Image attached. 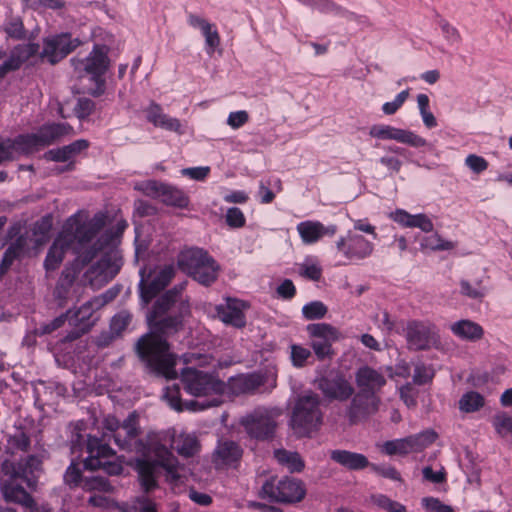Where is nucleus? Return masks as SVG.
Masks as SVG:
<instances>
[{"mask_svg":"<svg viewBox=\"0 0 512 512\" xmlns=\"http://www.w3.org/2000/svg\"><path fill=\"white\" fill-rule=\"evenodd\" d=\"M38 50V44L28 43L19 45L14 49L9 59H7L4 63H6V66L10 71L16 70L25 60L37 54Z\"/></svg>","mask_w":512,"mask_h":512,"instance_id":"obj_39","label":"nucleus"},{"mask_svg":"<svg viewBox=\"0 0 512 512\" xmlns=\"http://www.w3.org/2000/svg\"><path fill=\"white\" fill-rule=\"evenodd\" d=\"M492 426L500 437H512V416L506 412H498L492 418Z\"/></svg>","mask_w":512,"mask_h":512,"instance_id":"obj_44","label":"nucleus"},{"mask_svg":"<svg viewBox=\"0 0 512 512\" xmlns=\"http://www.w3.org/2000/svg\"><path fill=\"white\" fill-rule=\"evenodd\" d=\"M244 301L228 298L225 304L217 306V316L225 324L236 328H242L246 324L244 310L246 309Z\"/></svg>","mask_w":512,"mask_h":512,"instance_id":"obj_25","label":"nucleus"},{"mask_svg":"<svg viewBox=\"0 0 512 512\" xmlns=\"http://www.w3.org/2000/svg\"><path fill=\"white\" fill-rule=\"evenodd\" d=\"M64 481L68 485L77 486L82 482V487L88 491H98V492H111L112 486L105 480L99 477H94L91 479L81 480V470L79 468V464L72 461L68 466L65 475Z\"/></svg>","mask_w":512,"mask_h":512,"instance_id":"obj_27","label":"nucleus"},{"mask_svg":"<svg viewBox=\"0 0 512 512\" xmlns=\"http://www.w3.org/2000/svg\"><path fill=\"white\" fill-rule=\"evenodd\" d=\"M327 313V307L321 301H312L302 308V314L307 320L323 318Z\"/></svg>","mask_w":512,"mask_h":512,"instance_id":"obj_48","label":"nucleus"},{"mask_svg":"<svg viewBox=\"0 0 512 512\" xmlns=\"http://www.w3.org/2000/svg\"><path fill=\"white\" fill-rule=\"evenodd\" d=\"M29 438L23 432H17L8 439V447L12 452L25 451L29 446Z\"/></svg>","mask_w":512,"mask_h":512,"instance_id":"obj_59","label":"nucleus"},{"mask_svg":"<svg viewBox=\"0 0 512 512\" xmlns=\"http://www.w3.org/2000/svg\"><path fill=\"white\" fill-rule=\"evenodd\" d=\"M356 384L359 391L376 394L385 384V376L378 370L363 366L356 372Z\"/></svg>","mask_w":512,"mask_h":512,"instance_id":"obj_33","label":"nucleus"},{"mask_svg":"<svg viewBox=\"0 0 512 512\" xmlns=\"http://www.w3.org/2000/svg\"><path fill=\"white\" fill-rule=\"evenodd\" d=\"M172 438L174 449L184 457H191L200 449L194 434L182 432L178 435L170 432L150 433L147 444L143 446L142 457L136 460V470L142 489L149 492L157 487L158 477L165 471L166 481L172 485L182 482V468L165 443Z\"/></svg>","mask_w":512,"mask_h":512,"instance_id":"obj_2","label":"nucleus"},{"mask_svg":"<svg viewBox=\"0 0 512 512\" xmlns=\"http://www.w3.org/2000/svg\"><path fill=\"white\" fill-rule=\"evenodd\" d=\"M122 259L117 250L110 248L101 259L87 271V278L95 288H100L112 280L119 272Z\"/></svg>","mask_w":512,"mask_h":512,"instance_id":"obj_16","label":"nucleus"},{"mask_svg":"<svg viewBox=\"0 0 512 512\" xmlns=\"http://www.w3.org/2000/svg\"><path fill=\"white\" fill-rule=\"evenodd\" d=\"M106 295L97 296L90 301L84 303L76 311H69V323L77 328V333L73 334L70 339L77 338L81 333H85L94 324L93 317L95 311L103 307L106 303Z\"/></svg>","mask_w":512,"mask_h":512,"instance_id":"obj_21","label":"nucleus"},{"mask_svg":"<svg viewBox=\"0 0 512 512\" xmlns=\"http://www.w3.org/2000/svg\"><path fill=\"white\" fill-rule=\"evenodd\" d=\"M330 458L337 464L349 470H362L369 467L368 458L357 452L336 449L330 452Z\"/></svg>","mask_w":512,"mask_h":512,"instance_id":"obj_36","label":"nucleus"},{"mask_svg":"<svg viewBox=\"0 0 512 512\" xmlns=\"http://www.w3.org/2000/svg\"><path fill=\"white\" fill-rule=\"evenodd\" d=\"M440 29L444 38L451 44L458 43L461 39L458 30L446 20H441Z\"/></svg>","mask_w":512,"mask_h":512,"instance_id":"obj_62","label":"nucleus"},{"mask_svg":"<svg viewBox=\"0 0 512 512\" xmlns=\"http://www.w3.org/2000/svg\"><path fill=\"white\" fill-rule=\"evenodd\" d=\"M436 436L437 435L434 431L426 430L406 438L378 443L376 446L382 453L388 456L406 455L412 452L421 451L433 443L436 439Z\"/></svg>","mask_w":512,"mask_h":512,"instance_id":"obj_13","label":"nucleus"},{"mask_svg":"<svg viewBox=\"0 0 512 512\" xmlns=\"http://www.w3.org/2000/svg\"><path fill=\"white\" fill-rule=\"evenodd\" d=\"M369 136L378 140H394L414 148L426 147L427 140L414 131L402 129L388 124H375L369 129Z\"/></svg>","mask_w":512,"mask_h":512,"instance_id":"obj_19","label":"nucleus"},{"mask_svg":"<svg viewBox=\"0 0 512 512\" xmlns=\"http://www.w3.org/2000/svg\"><path fill=\"white\" fill-rule=\"evenodd\" d=\"M261 491L264 497L282 503H297L306 495L304 483L290 477L270 479L263 484Z\"/></svg>","mask_w":512,"mask_h":512,"instance_id":"obj_9","label":"nucleus"},{"mask_svg":"<svg viewBox=\"0 0 512 512\" xmlns=\"http://www.w3.org/2000/svg\"><path fill=\"white\" fill-rule=\"evenodd\" d=\"M423 250L445 251L454 248L451 241L443 239L438 233L425 236L420 243Z\"/></svg>","mask_w":512,"mask_h":512,"instance_id":"obj_43","label":"nucleus"},{"mask_svg":"<svg viewBox=\"0 0 512 512\" xmlns=\"http://www.w3.org/2000/svg\"><path fill=\"white\" fill-rule=\"evenodd\" d=\"M450 331L457 338L467 342H477L484 336L483 327L470 319H461L450 325Z\"/></svg>","mask_w":512,"mask_h":512,"instance_id":"obj_35","label":"nucleus"},{"mask_svg":"<svg viewBox=\"0 0 512 512\" xmlns=\"http://www.w3.org/2000/svg\"><path fill=\"white\" fill-rule=\"evenodd\" d=\"M298 273L312 281H318L322 276V268L318 259L307 257L298 265Z\"/></svg>","mask_w":512,"mask_h":512,"instance_id":"obj_42","label":"nucleus"},{"mask_svg":"<svg viewBox=\"0 0 512 512\" xmlns=\"http://www.w3.org/2000/svg\"><path fill=\"white\" fill-rule=\"evenodd\" d=\"M146 195L162 197V201L168 205L184 208L188 205L187 196L179 189L160 184L156 181H146L138 186Z\"/></svg>","mask_w":512,"mask_h":512,"instance_id":"obj_23","label":"nucleus"},{"mask_svg":"<svg viewBox=\"0 0 512 512\" xmlns=\"http://www.w3.org/2000/svg\"><path fill=\"white\" fill-rule=\"evenodd\" d=\"M406 340L409 348L416 351L441 347L439 330L430 321H410L406 327Z\"/></svg>","mask_w":512,"mask_h":512,"instance_id":"obj_11","label":"nucleus"},{"mask_svg":"<svg viewBox=\"0 0 512 512\" xmlns=\"http://www.w3.org/2000/svg\"><path fill=\"white\" fill-rule=\"evenodd\" d=\"M389 218L405 228H419L425 233L432 232L434 224L432 220L423 213L410 214L404 209H396L389 214Z\"/></svg>","mask_w":512,"mask_h":512,"instance_id":"obj_31","label":"nucleus"},{"mask_svg":"<svg viewBox=\"0 0 512 512\" xmlns=\"http://www.w3.org/2000/svg\"><path fill=\"white\" fill-rule=\"evenodd\" d=\"M108 52V47L95 45L86 58L71 60L75 71L80 76H89L91 86L87 91L93 96H100L105 91L104 75L110 66Z\"/></svg>","mask_w":512,"mask_h":512,"instance_id":"obj_5","label":"nucleus"},{"mask_svg":"<svg viewBox=\"0 0 512 512\" xmlns=\"http://www.w3.org/2000/svg\"><path fill=\"white\" fill-rule=\"evenodd\" d=\"M274 456L278 463L290 472H301L304 469V461L297 452L279 449L274 452Z\"/></svg>","mask_w":512,"mask_h":512,"instance_id":"obj_40","label":"nucleus"},{"mask_svg":"<svg viewBox=\"0 0 512 512\" xmlns=\"http://www.w3.org/2000/svg\"><path fill=\"white\" fill-rule=\"evenodd\" d=\"M103 427L107 432H111L115 443L122 447H129L140 431L138 415L131 413L122 423L114 416H107L103 420Z\"/></svg>","mask_w":512,"mask_h":512,"instance_id":"obj_18","label":"nucleus"},{"mask_svg":"<svg viewBox=\"0 0 512 512\" xmlns=\"http://www.w3.org/2000/svg\"><path fill=\"white\" fill-rule=\"evenodd\" d=\"M41 460L38 457L30 456L25 462L19 463L15 466V471L20 472V477L23 482L30 488H35L37 478L41 471Z\"/></svg>","mask_w":512,"mask_h":512,"instance_id":"obj_38","label":"nucleus"},{"mask_svg":"<svg viewBox=\"0 0 512 512\" xmlns=\"http://www.w3.org/2000/svg\"><path fill=\"white\" fill-rule=\"evenodd\" d=\"M25 4L35 10L38 9H51L54 11H63L66 9L67 3L65 0H23Z\"/></svg>","mask_w":512,"mask_h":512,"instance_id":"obj_50","label":"nucleus"},{"mask_svg":"<svg viewBox=\"0 0 512 512\" xmlns=\"http://www.w3.org/2000/svg\"><path fill=\"white\" fill-rule=\"evenodd\" d=\"M144 113L146 120L152 123L155 127L178 134H183L185 132L180 120L165 114L160 105L156 103H151L146 107L144 109Z\"/></svg>","mask_w":512,"mask_h":512,"instance_id":"obj_30","label":"nucleus"},{"mask_svg":"<svg viewBox=\"0 0 512 512\" xmlns=\"http://www.w3.org/2000/svg\"><path fill=\"white\" fill-rule=\"evenodd\" d=\"M174 274L175 268L172 265L156 266L148 271L141 269L139 290L142 305H148L169 284Z\"/></svg>","mask_w":512,"mask_h":512,"instance_id":"obj_10","label":"nucleus"},{"mask_svg":"<svg viewBox=\"0 0 512 512\" xmlns=\"http://www.w3.org/2000/svg\"><path fill=\"white\" fill-rule=\"evenodd\" d=\"M97 215H102L104 217V222L106 221V216L102 213H98ZM105 226V223L103 226L98 230L96 235L93 237L90 246L95 245V254L99 251L104 250L106 247H109L110 244L114 242V240L119 237L123 231L127 228L128 224L125 220H120L116 224V231H103V228Z\"/></svg>","mask_w":512,"mask_h":512,"instance_id":"obj_37","label":"nucleus"},{"mask_svg":"<svg viewBox=\"0 0 512 512\" xmlns=\"http://www.w3.org/2000/svg\"><path fill=\"white\" fill-rule=\"evenodd\" d=\"M312 338L311 347L318 359L323 360L333 355L332 344L342 338L340 331L328 323H315L307 326Z\"/></svg>","mask_w":512,"mask_h":512,"instance_id":"obj_15","label":"nucleus"},{"mask_svg":"<svg viewBox=\"0 0 512 512\" xmlns=\"http://www.w3.org/2000/svg\"><path fill=\"white\" fill-rule=\"evenodd\" d=\"M226 223L231 228H241L246 223L243 212L237 207H231L226 212Z\"/></svg>","mask_w":512,"mask_h":512,"instance_id":"obj_55","label":"nucleus"},{"mask_svg":"<svg viewBox=\"0 0 512 512\" xmlns=\"http://www.w3.org/2000/svg\"><path fill=\"white\" fill-rule=\"evenodd\" d=\"M421 504L426 512H455L451 506L434 497L423 498Z\"/></svg>","mask_w":512,"mask_h":512,"instance_id":"obj_54","label":"nucleus"},{"mask_svg":"<svg viewBox=\"0 0 512 512\" xmlns=\"http://www.w3.org/2000/svg\"><path fill=\"white\" fill-rule=\"evenodd\" d=\"M185 390L199 398L189 401L186 408L189 411H200L218 406L224 401L226 385L215 375L188 367L181 375Z\"/></svg>","mask_w":512,"mask_h":512,"instance_id":"obj_4","label":"nucleus"},{"mask_svg":"<svg viewBox=\"0 0 512 512\" xmlns=\"http://www.w3.org/2000/svg\"><path fill=\"white\" fill-rule=\"evenodd\" d=\"M461 294L471 299H481L485 295V290L481 285H472L466 280L460 282Z\"/></svg>","mask_w":512,"mask_h":512,"instance_id":"obj_57","label":"nucleus"},{"mask_svg":"<svg viewBox=\"0 0 512 512\" xmlns=\"http://www.w3.org/2000/svg\"><path fill=\"white\" fill-rule=\"evenodd\" d=\"M19 480H21L20 472L15 471L13 464L6 463L0 478L3 497L6 501L18 503L32 510L35 506V502L20 485Z\"/></svg>","mask_w":512,"mask_h":512,"instance_id":"obj_14","label":"nucleus"},{"mask_svg":"<svg viewBox=\"0 0 512 512\" xmlns=\"http://www.w3.org/2000/svg\"><path fill=\"white\" fill-rule=\"evenodd\" d=\"M20 136L15 140L10 139L0 140V163L4 161H10L18 156L25 154L19 145Z\"/></svg>","mask_w":512,"mask_h":512,"instance_id":"obj_46","label":"nucleus"},{"mask_svg":"<svg viewBox=\"0 0 512 512\" xmlns=\"http://www.w3.org/2000/svg\"><path fill=\"white\" fill-rule=\"evenodd\" d=\"M319 397L314 393H306L298 398L291 416V427L299 437L310 436L322 424V413Z\"/></svg>","mask_w":512,"mask_h":512,"instance_id":"obj_6","label":"nucleus"},{"mask_svg":"<svg viewBox=\"0 0 512 512\" xmlns=\"http://www.w3.org/2000/svg\"><path fill=\"white\" fill-rule=\"evenodd\" d=\"M277 413L274 410L260 408L243 420V424L250 435L255 438H266L272 434Z\"/></svg>","mask_w":512,"mask_h":512,"instance_id":"obj_22","label":"nucleus"},{"mask_svg":"<svg viewBox=\"0 0 512 512\" xmlns=\"http://www.w3.org/2000/svg\"><path fill=\"white\" fill-rule=\"evenodd\" d=\"M380 398L374 394L359 391L352 399L348 410V416L352 422H357L375 414L380 406Z\"/></svg>","mask_w":512,"mask_h":512,"instance_id":"obj_24","label":"nucleus"},{"mask_svg":"<svg viewBox=\"0 0 512 512\" xmlns=\"http://www.w3.org/2000/svg\"><path fill=\"white\" fill-rule=\"evenodd\" d=\"M297 232L306 245L314 244L320 241L324 236H333L336 233V226H325L319 221L306 220L297 224Z\"/></svg>","mask_w":512,"mask_h":512,"instance_id":"obj_29","label":"nucleus"},{"mask_svg":"<svg viewBox=\"0 0 512 512\" xmlns=\"http://www.w3.org/2000/svg\"><path fill=\"white\" fill-rule=\"evenodd\" d=\"M81 44L78 38H72L69 33L47 37L43 41L42 58L54 64L63 59Z\"/></svg>","mask_w":512,"mask_h":512,"instance_id":"obj_20","label":"nucleus"},{"mask_svg":"<svg viewBox=\"0 0 512 512\" xmlns=\"http://www.w3.org/2000/svg\"><path fill=\"white\" fill-rule=\"evenodd\" d=\"M465 165L476 174H480L488 168L486 159L476 154H469L465 159Z\"/></svg>","mask_w":512,"mask_h":512,"instance_id":"obj_58","label":"nucleus"},{"mask_svg":"<svg viewBox=\"0 0 512 512\" xmlns=\"http://www.w3.org/2000/svg\"><path fill=\"white\" fill-rule=\"evenodd\" d=\"M94 107V102L91 99L80 98L74 108V111L79 119H84L93 112Z\"/></svg>","mask_w":512,"mask_h":512,"instance_id":"obj_63","label":"nucleus"},{"mask_svg":"<svg viewBox=\"0 0 512 512\" xmlns=\"http://www.w3.org/2000/svg\"><path fill=\"white\" fill-rule=\"evenodd\" d=\"M184 288L185 284L181 283L156 301L147 315L150 332L137 343L140 358L152 371L167 379L177 377L174 369L176 358L169 352L164 336L177 332L183 319L190 313L189 303L181 294Z\"/></svg>","mask_w":512,"mask_h":512,"instance_id":"obj_1","label":"nucleus"},{"mask_svg":"<svg viewBox=\"0 0 512 512\" xmlns=\"http://www.w3.org/2000/svg\"><path fill=\"white\" fill-rule=\"evenodd\" d=\"M371 502L378 507L379 509H382L386 512H406V507L401 504L400 502H397L395 500H392L388 496L384 494H374L371 496Z\"/></svg>","mask_w":512,"mask_h":512,"instance_id":"obj_47","label":"nucleus"},{"mask_svg":"<svg viewBox=\"0 0 512 512\" xmlns=\"http://www.w3.org/2000/svg\"><path fill=\"white\" fill-rule=\"evenodd\" d=\"M87 453L88 456L84 461L85 468L90 470L102 469L110 475H118L122 472V463L114 451L97 437L89 436Z\"/></svg>","mask_w":512,"mask_h":512,"instance_id":"obj_8","label":"nucleus"},{"mask_svg":"<svg viewBox=\"0 0 512 512\" xmlns=\"http://www.w3.org/2000/svg\"><path fill=\"white\" fill-rule=\"evenodd\" d=\"M265 383V379L260 374H242L231 377L226 385V396H236L246 393H252L258 390Z\"/></svg>","mask_w":512,"mask_h":512,"instance_id":"obj_26","label":"nucleus"},{"mask_svg":"<svg viewBox=\"0 0 512 512\" xmlns=\"http://www.w3.org/2000/svg\"><path fill=\"white\" fill-rule=\"evenodd\" d=\"M179 266L203 285H210L217 277L220 266L202 249L183 251L178 259Z\"/></svg>","mask_w":512,"mask_h":512,"instance_id":"obj_7","label":"nucleus"},{"mask_svg":"<svg viewBox=\"0 0 512 512\" xmlns=\"http://www.w3.org/2000/svg\"><path fill=\"white\" fill-rule=\"evenodd\" d=\"M249 120V114L245 110L231 112L227 118V125L232 129H239Z\"/></svg>","mask_w":512,"mask_h":512,"instance_id":"obj_61","label":"nucleus"},{"mask_svg":"<svg viewBox=\"0 0 512 512\" xmlns=\"http://www.w3.org/2000/svg\"><path fill=\"white\" fill-rule=\"evenodd\" d=\"M312 359V352L309 348L300 344L290 345V360L294 367L302 368Z\"/></svg>","mask_w":512,"mask_h":512,"instance_id":"obj_45","label":"nucleus"},{"mask_svg":"<svg viewBox=\"0 0 512 512\" xmlns=\"http://www.w3.org/2000/svg\"><path fill=\"white\" fill-rule=\"evenodd\" d=\"M187 22L192 28L201 31L205 38L207 53L213 54L215 49L220 45V35L216 26L210 23L207 19L193 13L188 15Z\"/></svg>","mask_w":512,"mask_h":512,"instance_id":"obj_32","label":"nucleus"},{"mask_svg":"<svg viewBox=\"0 0 512 512\" xmlns=\"http://www.w3.org/2000/svg\"><path fill=\"white\" fill-rule=\"evenodd\" d=\"M132 512H156L155 504L146 497L135 499L131 505Z\"/></svg>","mask_w":512,"mask_h":512,"instance_id":"obj_64","label":"nucleus"},{"mask_svg":"<svg viewBox=\"0 0 512 512\" xmlns=\"http://www.w3.org/2000/svg\"><path fill=\"white\" fill-rule=\"evenodd\" d=\"M180 390L177 385L168 386L165 388L164 392V399L168 402L171 408H173L176 411H183L187 410L186 404L189 401L182 402L179 397Z\"/></svg>","mask_w":512,"mask_h":512,"instance_id":"obj_49","label":"nucleus"},{"mask_svg":"<svg viewBox=\"0 0 512 512\" xmlns=\"http://www.w3.org/2000/svg\"><path fill=\"white\" fill-rule=\"evenodd\" d=\"M318 388L325 397L339 401L347 400L354 392L352 385L344 377L339 375L320 379Z\"/></svg>","mask_w":512,"mask_h":512,"instance_id":"obj_28","label":"nucleus"},{"mask_svg":"<svg viewBox=\"0 0 512 512\" xmlns=\"http://www.w3.org/2000/svg\"><path fill=\"white\" fill-rule=\"evenodd\" d=\"M52 227V221L49 217H44L36 222L34 226L35 243L41 245L47 241L48 233Z\"/></svg>","mask_w":512,"mask_h":512,"instance_id":"obj_53","label":"nucleus"},{"mask_svg":"<svg viewBox=\"0 0 512 512\" xmlns=\"http://www.w3.org/2000/svg\"><path fill=\"white\" fill-rule=\"evenodd\" d=\"M241 449L232 441H221L213 453V463L217 468L233 466L241 457Z\"/></svg>","mask_w":512,"mask_h":512,"instance_id":"obj_34","label":"nucleus"},{"mask_svg":"<svg viewBox=\"0 0 512 512\" xmlns=\"http://www.w3.org/2000/svg\"><path fill=\"white\" fill-rule=\"evenodd\" d=\"M336 248L349 261H360L372 255L374 244L359 233L349 230L336 241Z\"/></svg>","mask_w":512,"mask_h":512,"instance_id":"obj_17","label":"nucleus"},{"mask_svg":"<svg viewBox=\"0 0 512 512\" xmlns=\"http://www.w3.org/2000/svg\"><path fill=\"white\" fill-rule=\"evenodd\" d=\"M409 95V89L401 91L392 101L385 102L382 105V112L388 116L394 115L403 106Z\"/></svg>","mask_w":512,"mask_h":512,"instance_id":"obj_52","label":"nucleus"},{"mask_svg":"<svg viewBox=\"0 0 512 512\" xmlns=\"http://www.w3.org/2000/svg\"><path fill=\"white\" fill-rule=\"evenodd\" d=\"M44 158L49 161H55V162H68V164L65 166L64 169L59 170V172H62L64 170L71 169L72 166V157L69 153V150L67 146H64L62 148L53 149L44 154Z\"/></svg>","mask_w":512,"mask_h":512,"instance_id":"obj_51","label":"nucleus"},{"mask_svg":"<svg viewBox=\"0 0 512 512\" xmlns=\"http://www.w3.org/2000/svg\"><path fill=\"white\" fill-rule=\"evenodd\" d=\"M103 224L102 215H95L84 223L76 215L68 218L47 253L44 261L46 270L58 268L69 249L77 254L82 264L90 262L95 256V245L90 246V243Z\"/></svg>","mask_w":512,"mask_h":512,"instance_id":"obj_3","label":"nucleus"},{"mask_svg":"<svg viewBox=\"0 0 512 512\" xmlns=\"http://www.w3.org/2000/svg\"><path fill=\"white\" fill-rule=\"evenodd\" d=\"M73 128L65 123H52L42 126L37 133L20 136V149L24 153H33L39 148L50 145L64 136L71 135Z\"/></svg>","mask_w":512,"mask_h":512,"instance_id":"obj_12","label":"nucleus"},{"mask_svg":"<svg viewBox=\"0 0 512 512\" xmlns=\"http://www.w3.org/2000/svg\"><path fill=\"white\" fill-rule=\"evenodd\" d=\"M131 314L127 311H120L111 320V330L113 333H121L130 323Z\"/></svg>","mask_w":512,"mask_h":512,"instance_id":"obj_56","label":"nucleus"},{"mask_svg":"<svg viewBox=\"0 0 512 512\" xmlns=\"http://www.w3.org/2000/svg\"><path fill=\"white\" fill-rule=\"evenodd\" d=\"M369 467H371L373 472L384 478H388L393 481L401 480L399 472L393 466L370 464Z\"/></svg>","mask_w":512,"mask_h":512,"instance_id":"obj_60","label":"nucleus"},{"mask_svg":"<svg viewBox=\"0 0 512 512\" xmlns=\"http://www.w3.org/2000/svg\"><path fill=\"white\" fill-rule=\"evenodd\" d=\"M458 405L461 412L473 413L485 405V398L476 391H468L461 396Z\"/></svg>","mask_w":512,"mask_h":512,"instance_id":"obj_41","label":"nucleus"}]
</instances>
